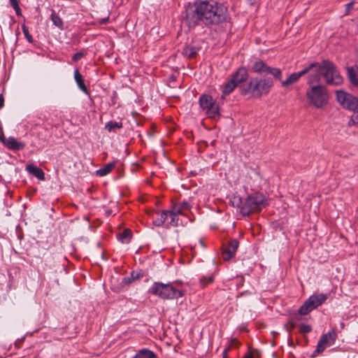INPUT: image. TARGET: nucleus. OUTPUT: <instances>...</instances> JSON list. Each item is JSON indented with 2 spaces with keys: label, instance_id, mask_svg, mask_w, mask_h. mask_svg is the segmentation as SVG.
Returning a JSON list of instances; mask_svg holds the SVG:
<instances>
[{
  "label": "nucleus",
  "instance_id": "37998d69",
  "mask_svg": "<svg viewBox=\"0 0 358 358\" xmlns=\"http://www.w3.org/2000/svg\"><path fill=\"white\" fill-rule=\"evenodd\" d=\"M229 348H227L224 350L223 352V358H227V355H228V352H229Z\"/></svg>",
  "mask_w": 358,
  "mask_h": 358
},
{
  "label": "nucleus",
  "instance_id": "72a5a7b5",
  "mask_svg": "<svg viewBox=\"0 0 358 358\" xmlns=\"http://www.w3.org/2000/svg\"><path fill=\"white\" fill-rule=\"evenodd\" d=\"M131 278L133 279V280H138L140 278H141L143 276V275L141 273H138V272H135V271H132L131 273Z\"/></svg>",
  "mask_w": 358,
  "mask_h": 358
},
{
  "label": "nucleus",
  "instance_id": "4468645a",
  "mask_svg": "<svg viewBox=\"0 0 358 358\" xmlns=\"http://www.w3.org/2000/svg\"><path fill=\"white\" fill-rule=\"evenodd\" d=\"M248 77V71L245 67H240L235 73L231 76V79L236 84L241 83L247 80Z\"/></svg>",
  "mask_w": 358,
  "mask_h": 358
},
{
  "label": "nucleus",
  "instance_id": "423d86ee",
  "mask_svg": "<svg viewBox=\"0 0 358 358\" xmlns=\"http://www.w3.org/2000/svg\"><path fill=\"white\" fill-rule=\"evenodd\" d=\"M266 198L263 194L255 193L247 197L241 213L244 215H249L252 212L260 211L266 206Z\"/></svg>",
  "mask_w": 358,
  "mask_h": 358
},
{
  "label": "nucleus",
  "instance_id": "aec40b11",
  "mask_svg": "<svg viewBox=\"0 0 358 358\" xmlns=\"http://www.w3.org/2000/svg\"><path fill=\"white\" fill-rule=\"evenodd\" d=\"M134 358H157V357L152 350L144 348L140 350Z\"/></svg>",
  "mask_w": 358,
  "mask_h": 358
},
{
  "label": "nucleus",
  "instance_id": "de8ad7c7",
  "mask_svg": "<svg viewBox=\"0 0 358 358\" xmlns=\"http://www.w3.org/2000/svg\"><path fill=\"white\" fill-rule=\"evenodd\" d=\"M199 244H200L203 248H205V247H206V245H205V244H204V243H203V241L202 240H199Z\"/></svg>",
  "mask_w": 358,
  "mask_h": 358
},
{
  "label": "nucleus",
  "instance_id": "7c9ffc66",
  "mask_svg": "<svg viewBox=\"0 0 358 358\" xmlns=\"http://www.w3.org/2000/svg\"><path fill=\"white\" fill-rule=\"evenodd\" d=\"M213 280V278L212 276L204 277L201 279L200 282L203 287L206 286L208 284L211 283Z\"/></svg>",
  "mask_w": 358,
  "mask_h": 358
},
{
  "label": "nucleus",
  "instance_id": "f704fd0d",
  "mask_svg": "<svg viewBox=\"0 0 358 358\" xmlns=\"http://www.w3.org/2000/svg\"><path fill=\"white\" fill-rule=\"evenodd\" d=\"M180 207L182 209V210H188L190 208L191 206L190 204L187 202V201H182V203H180Z\"/></svg>",
  "mask_w": 358,
  "mask_h": 358
},
{
  "label": "nucleus",
  "instance_id": "5701e85b",
  "mask_svg": "<svg viewBox=\"0 0 358 358\" xmlns=\"http://www.w3.org/2000/svg\"><path fill=\"white\" fill-rule=\"evenodd\" d=\"M122 126L123 124L122 122L109 121L106 124L105 129L109 132H115L116 129L122 128Z\"/></svg>",
  "mask_w": 358,
  "mask_h": 358
},
{
  "label": "nucleus",
  "instance_id": "cd10ccee",
  "mask_svg": "<svg viewBox=\"0 0 358 358\" xmlns=\"http://www.w3.org/2000/svg\"><path fill=\"white\" fill-rule=\"evenodd\" d=\"M312 331V327L309 324H301L299 326V332L301 334H308Z\"/></svg>",
  "mask_w": 358,
  "mask_h": 358
},
{
  "label": "nucleus",
  "instance_id": "20e7f679",
  "mask_svg": "<svg viewBox=\"0 0 358 358\" xmlns=\"http://www.w3.org/2000/svg\"><path fill=\"white\" fill-rule=\"evenodd\" d=\"M148 292L164 300L178 299L184 294V292L175 287L173 283L164 284L159 282H154Z\"/></svg>",
  "mask_w": 358,
  "mask_h": 358
},
{
  "label": "nucleus",
  "instance_id": "a878e982",
  "mask_svg": "<svg viewBox=\"0 0 358 358\" xmlns=\"http://www.w3.org/2000/svg\"><path fill=\"white\" fill-rule=\"evenodd\" d=\"M168 216L170 217L171 220L168 223L169 226L177 227L178 224V217L177 216V213H174L173 210H169Z\"/></svg>",
  "mask_w": 358,
  "mask_h": 358
},
{
  "label": "nucleus",
  "instance_id": "f03ea898",
  "mask_svg": "<svg viewBox=\"0 0 358 358\" xmlns=\"http://www.w3.org/2000/svg\"><path fill=\"white\" fill-rule=\"evenodd\" d=\"M227 17V8L214 0L196 1L185 10V20L189 27H194L199 22L207 26L217 25L224 22Z\"/></svg>",
  "mask_w": 358,
  "mask_h": 358
},
{
  "label": "nucleus",
  "instance_id": "0eeeda50",
  "mask_svg": "<svg viewBox=\"0 0 358 358\" xmlns=\"http://www.w3.org/2000/svg\"><path fill=\"white\" fill-rule=\"evenodd\" d=\"M327 294L322 293L319 294L311 295L299 308V314L301 315H306L312 310L323 304L327 301Z\"/></svg>",
  "mask_w": 358,
  "mask_h": 358
},
{
  "label": "nucleus",
  "instance_id": "c756f323",
  "mask_svg": "<svg viewBox=\"0 0 358 358\" xmlns=\"http://www.w3.org/2000/svg\"><path fill=\"white\" fill-rule=\"evenodd\" d=\"M85 55V52H84V51H80V52H76V54H74L73 55L72 60L73 62H78L80 59H82Z\"/></svg>",
  "mask_w": 358,
  "mask_h": 358
},
{
  "label": "nucleus",
  "instance_id": "1a4fd4ad",
  "mask_svg": "<svg viewBox=\"0 0 358 358\" xmlns=\"http://www.w3.org/2000/svg\"><path fill=\"white\" fill-rule=\"evenodd\" d=\"M199 105L206 111L210 118H216L220 115L219 106L209 94H202L199 97Z\"/></svg>",
  "mask_w": 358,
  "mask_h": 358
},
{
  "label": "nucleus",
  "instance_id": "7ed1b4c3",
  "mask_svg": "<svg viewBox=\"0 0 358 358\" xmlns=\"http://www.w3.org/2000/svg\"><path fill=\"white\" fill-rule=\"evenodd\" d=\"M273 86V81L271 78H254L250 80L248 86L242 90L241 94L244 95L250 94L255 98L259 99L263 95L268 94Z\"/></svg>",
  "mask_w": 358,
  "mask_h": 358
},
{
  "label": "nucleus",
  "instance_id": "79ce46f5",
  "mask_svg": "<svg viewBox=\"0 0 358 358\" xmlns=\"http://www.w3.org/2000/svg\"><path fill=\"white\" fill-rule=\"evenodd\" d=\"M352 4L353 3L352 2H350V3H348L345 5L346 6V10H347V12L348 13L350 11V10L351 9V8L352 7Z\"/></svg>",
  "mask_w": 358,
  "mask_h": 358
},
{
  "label": "nucleus",
  "instance_id": "c03bdc74",
  "mask_svg": "<svg viewBox=\"0 0 358 358\" xmlns=\"http://www.w3.org/2000/svg\"><path fill=\"white\" fill-rule=\"evenodd\" d=\"M182 209L180 207V208H178V209H176V208H175V210H174L173 212H174V213H177V215H178V214H182Z\"/></svg>",
  "mask_w": 358,
  "mask_h": 358
},
{
  "label": "nucleus",
  "instance_id": "f257e3e1",
  "mask_svg": "<svg viewBox=\"0 0 358 358\" xmlns=\"http://www.w3.org/2000/svg\"><path fill=\"white\" fill-rule=\"evenodd\" d=\"M306 74L307 84L309 85L319 83L321 77L330 85H340L343 82L336 66L329 60H323L321 63L313 62L301 71L290 74L286 80H280L281 85L283 87H288Z\"/></svg>",
  "mask_w": 358,
  "mask_h": 358
},
{
  "label": "nucleus",
  "instance_id": "a18cd8bd",
  "mask_svg": "<svg viewBox=\"0 0 358 358\" xmlns=\"http://www.w3.org/2000/svg\"><path fill=\"white\" fill-rule=\"evenodd\" d=\"M243 358H253V355L251 353H247Z\"/></svg>",
  "mask_w": 358,
  "mask_h": 358
},
{
  "label": "nucleus",
  "instance_id": "a19ab883",
  "mask_svg": "<svg viewBox=\"0 0 358 358\" xmlns=\"http://www.w3.org/2000/svg\"><path fill=\"white\" fill-rule=\"evenodd\" d=\"M351 121L353 124L358 122V114L352 117Z\"/></svg>",
  "mask_w": 358,
  "mask_h": 358
},
{
  "label": "nucleus",
  "instance_id": "b1692460",
  "mask_svg": "<svg viewBox=\"0 0 358 358\" xmlns=\"http://www.w3.org/2000/svg\"><path fill=\"white\" fill-rule=\"evenodd\" d=\"M50 18L55 26L58 27L59 29H64V22L62 18L54 10L50 15Z\"/></svg>",
  "mask_w": 358,
  "mask_h": 358
},
{
  "label": "nucleus",
  "instance_id": "c9c22d12",
  "mask_svg": "<svg viewBox=\"0 0 358 358\" xmlns=\"http://www.w3.org/2000/svg\"><path fill=\"white\" fill-rule=\"evenodd\" d=\"M5 139L6 137L4 136L3 128L0 126V142L3 143L5 141Z\"/></svg>",
  "mask_w": 358,
  "mask_h": 358
},
{
  "label": "nucleus",
  "instance_id": "2f4dec72",
  "mask_svg": "<svg viewBox=\"0 0 358 358\" xmlns=\"http://www.w3.org/2000/svg\"><path fill=\"white\" fill-rule=\"evenodd\" d=\"M289 327L287 325H285V328L288 332H291L294 330V329L296 327V322L290 320L289 322Z\"/></svg>",
  "mask_w": 358,
  "mask_h": 358
},
{
  "label": "nucleus",
  "instance_id": "ddd939ff",
  "mask_svg": "<svg viewBox=\"0 0 358 358\" xmlns=\"http://www.w3.org/2000/svg\"><path fill=\"white\" fill-rule=\"evenodd\" d=\"M3 144L9 150L18 151L22 150L25 147V143L21 141H18L16 138L13 136H10L8 138H6L5 141Z\"/></svg>",
  "mask_w": 358,
  "mask_h": 358
},
{
  "label": "nucleus",
  "instance_id": "ea45409f",
  "mask_svg": "<svg viewBox=\"0 0 358 358\" xmlns=\"http://www.w3.org/2000/svg\"><path fill=\"white\" fill-rule=\"evenodd\" d=\"M4 106V99L2 94H0V109Z\"/></svg>",
  "mask_w": 358,
  "mask_h": 358
},
{
  "label": "nucleus",
  "instance_id": "9d476101",
  "mask_svg": "<svg viewBox=\"0 0 358 358\" xmlns=\"http://www.w3.org/2000/svg\"><path fill=\"white\" fill-rule=\"evenodd\" d=\"M336 100L343 108L354 112L358 111V99L344 90L336 92Z\"/></svg>",
  "mask_w": 358,
  "mask_h": 358
},
{
  "label": "nucleus",
  "instance_id": "4be33fe9",
  "mask_svg": "<svg viewBox=\"0 0 358 358\" xmlns=\"http://www.w3.org/2000/svg\"><path fill=\"white\" fill-rule=\"evenodd\" d=\"M238 85L231 78L223 86L222 94L228 95L236 88Z\"/></svg>",
  "mask_w": 358,
  "mask_h": 358
},
{
  "label": "nucleus",
  "instance_id": "6e6552de",
  "mask_svg": "<svg viewBox=\"0 0 358 358\" xmlns=\"http://www.w3.org/2000/svg\"><path fill=\"white\" fill-rule=\"evenodd\" d=\"M251 71L258 74H269L271 75L274 79L281 80L282 78V73L279 68L271 67L262 60H257L251 66Z\"/></svg>",
  "mask_w": 358,
  "mask_h": 358
},
{
  "label": "nucleus",
  "instance_id": "393cba45",
  "mask_svg": "<svg viewBox=\"0 0 358 358\" xmlns=\"http://www.w3.org/2000/svg\"><path fill=\"white\" fill-rule=\"evenodd\" d=\"M131 236V231L126 229L122 231V233L119 234V240L123 243H127L129 242Z\"/></svg>",
  "mask_w": 358,
  "mask_h": 358
},
{
  "label": "nucleus",
  "instance_id": "58836bf2",
  "mask_svg": "<svg viewBox=\"0 0 358 358\" xmlns=\"http://www.w3.org/2000/svg\"><path fill=\"white\" fill-rule=\"evenodd\" d=\"M13 9L15 10L17 15H18V16L21 15V14H22L21 9L19 6H17V7H14Z\"/></svg>",
  "mask_w": 358,
  "mask_h": 358
},
{
  "label": "nucleus",
  "instance_id": "c85d7f7f",
  "mask_svg": "<svg viewBox=\"0 0 358 358\" xmlns=\"http://www.w3.org/2000/svg\"><path fill=\"white\" fill-rule=\"evenodd\" d=\"M22 29L23 34H24L25 38H27V41L29 43H32L33 38H32L31 35L29 34L28 27H26L24 24H22Z\"/></svg>",
  "mask_w": 358,
  "mask_h": 358
},
{
  "label": "nucleus",
  "instance_id": "473e14b6",
  "mask_svg": "<svg viewBox=\"0 0 358 358\" xmlns=\"http://www.w3.org/2000/svg\"><path fill=\"white\" fill-rule=\"evenodd\" d=\"M133 279L131 278V276L129 277H125L122 279V285H129L130 283H131L133 282Z\"/></svg>",
  "mask_w": 358,
  "mask_h": 358
},
{
  "label": "nucleus",
  "instance_id": "a211bd4d",
  "mask_svg": "<svg viewBox=\"0 0 358 358\" xmlns=\"http://www.w3.org/2000/svg\"><path fill=\"white\" fill-rule=\"evenodd\" d=\"M168 213L169 210H162L157 213L158 217L153 220V224L157 227L162 226L168 218Z\"/></svg>",
  "mask_w": 358,
  "mask_h": 358
},
{
  "label": "nucleus",
  "instance_id": "412c9836",
  "mask_svg": "<svg viewBox=\"0 0 358 358\" xmlns=\"http://www.w3.org/2000/svg\"><path fill=\"white\" fill-rule=\"evenodd\" d=\"M115 166V162L108 163L103 168L98 169L96 171V175L99 176H106L114 169Z\"/></svg>",
  "mask_w": 358,
  "mask_h": 358
},
{
  "label": "nucleus",
  "instance_id": "dca6fc26",
  "mask_svg": "<svg viewBox=\"0 0 358 358\" xmlns=\"http://www.w3.org/2000/svg\"><path fill=\"white\" fill-rule=\"evenodd\" d=\"M348 77L354 86H358V66L355 65L348 69Z\"/></svg>",
  "mask_w": 358,
  "mask_h": 358
},
{
  "label": "nucleus",
  "instance_id": "bb28decb",
  "mask_svg": "<svg viewBox=\"0 0 358 358\" xmlns=\"http://www.w3.org/2000/svg\"><path fill=\"white\" fill-rule=\"evenodd\" d=\"M230 204L236 208L242 207V199L238 195H234L231 197L229 201Z\"/></svg>",
  "mask_w": 358,
  "mask_h": 358
},
{
  "label": "nucleus",
  "instance_id": "4c0bfd02",
  "mask_svg": "<svg viewBox=\"0 0 358 358\" xmlns=\"http://www.w3.org/2000/svg\"><path fill=\"white\" fill-rule=\"evenodd\" d=\"M9 2L13 8L17 7V6H19L17 0H9Z\"/></svg>",
  "mask_w": 358,
  "mask_h": 358
},
{
  "label": "nucleus",
  "instance_id": "f8f14e48",
  "mask_svg": "<svg viewBox=\"0 0 358 358\" xmlns=\"http://www.w3.org/2000/svg\"><path fill=\"white\" fill-rule=\"evenodd\" d=\"M239 243L237 239H231L227 244L222 251V257L224 261H229L233 258L238 248Z\"/></svg>",
  "mask_w": 358,
  "mask_h": 358
},
{
  "label": "nucleus",
  "instance_id": "49530a36",
  "mask_svg": "<svg viewBox=\"0 0 358 358\" xmlns=\"http://www.w3.org/2000/svg\"><path fill=\"white\" fill-rule=\"evenodd\" d=\"M108 20V17H106V18H103L101 20V24H105L106 23V22Z\"/></svg>",
  "mask_w": 358,
  "mask_h": 358
},
{
  "label": "nucleus",
  "instance_id": "9b49d317",
  "mask_svg": "<svg viewBox=\"0 0 358 358\" xmlns=\"http://www.w3.org/2000/svg\"><path fill=\"white\" fill-rule=\"evenodd\" d=\"M336 338L337 334L334 329H331L327 334H322L317 343L313 356H315V354L318 355L323 352L327 347L333 345Z\"/></svg>",
  "mask_w": 358,
  "mask_h": 358
},
{
  "label": "nucleus",
  "instance_id": "6ab92c4d",
  "mask_svg": "<svg viewBox=\"0 0 358 358\" xmlns=\"http://www.w3.org/2000/svg\"><path fill=\"white\" fill-rule=\"evenodd\" d=\"M199 51V48L192 45H186L183 48L182 53L188 58L195 57Z\"/></svg>",
  "mask_w": 358,
  "mask_h": 358
},
{
  "label": "nucleus",
  "instance_id": "2eb2a0df",
  "mask_svg": "<svg viewBox=\"0 0 358 358\" xmlns=\"http://www.w3.org/2000/svg\"><path fill=\"white\" fill-rule=\"evenodd\" d=\"M26 170L29 173L34 176L38 180H45V173L41 168L34 166L32 164H28L26 166Z\"/></svg>",
  "mask_w": 358,
  "mask_h": 358
},
{
  "label": "nucleus",
  "instance_id": "f3484780",
  "mask_svg": "<svg viewBox=\"0 0 358 358\" xmlns=\"http://www.w3.org/2000/svg\"><path fill=\"white\" fill-rule=\"evenodd\" d=\"M74 79L79 87V89L85 94H88V90L85 85L83 76L80 73L78 69H76L73 73Z\"/></svg>",
  "mask_w": 358,
  "mask_h": 358
},
{
  "label": "nucleus",
  "instance_id": "39448f33",
  "mask_svg": "<svg viewBox=\"0 0 358 358\" xmlns=\"http://www.w3.org/2000/svg\"><path fill=\"white\" fill-rule=\"evenodd\" d=\"M306 95L310 103L317 109L324 108L328 103V92L323 85H310L306 92Z\"/></svg>",
  "mask_w": 358,
  "mask_h": 358
},
{
  "label": "nucleus",
  "instance_id": "e433bc0d",
  "mask_svg": "<svg viewBox=\"0 0 358 358\" xmlns=\"http://www.w3.org/2000/svg\"><path fill=\"white\" fill-rule=\"evenodd\" d=\"M243 283H244V279H243V278L238 279V282L236 283V287L239 288V287H242L243 285Z\"/></svg>",
  "mask_w": 358,
  "mask_h": 358
}]
</instances>
